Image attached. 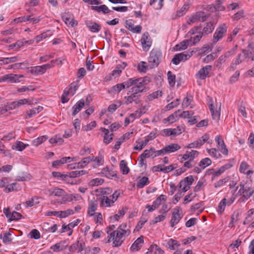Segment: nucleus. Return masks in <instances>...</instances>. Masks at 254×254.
I'll list each match as a JSON object with an SVG mask.
<instances>
[{
	"label": "nucleus",
	"mask_w": 254,
	"mask_h": 254,
	"mask_svg": "<svg viewBox=\"0 0 254 254\" xmlns=\"http://www.w3.org/2000/svg\"><path fill=\"white\" fill-rule=\"evenodd\" d=\"M23 105L20 100L10 102L8 104L7 107L9 110H14Z\"/></svg>",
	"instance_id": "nucleus-50"
},
{
	"label": "nucleus",
	"mask_w": 254,
	"mask_h": 254,
	"mask_svg": "<svg viewBox=\"0 0 254 254\" xmlns=\"http://www.w3.org/2000/svg\"><path fill=\"white\" fill-rule=\"evenodd\" d=\"M190 6L189 4H184L181 9L177 11V16L178 17H181L186 13L188 10Z\"/></svg>",
	"instance_id": "nucleus-64"
},
{
	"label": "nucleus",
	"mask_w": 254,
	"mask_h": 254,
	"mask_svg": "<svg viewBox=\"0 0 254 254\" xmlns=\"http://www.w3.org/2000/svg\"><path fill=\"white\" fill-rule=\"evenodd\" d=\"M168 82L170 85L173 86L176 83V76L171 71H169L167 73Z\"/></svg>",
	"instance_id": "nucleus-56"
},
{
	"label": "nucleus",
	"mask_w": 254,
	"mask_h": 254,
	"mask_svg": "<svg viewBox=\"0 0 254 254\" xmlns=\"http://www.w3.org/2000/svg\"><path fill=\"white\" fill-rule=\"evenodd\" d=\"M68 245V241H63L51 247V249L55 252H58L65 249Z\"/></svg>",
	"instance_id": "nucleus-23"
},
{
	"label": "nucleus",
	"mask_w": 254,
	"mask_h": 254,
	"mask_svg": "<svg viewBox=\"0 0 254 254\" xmlns=\"http://www.w3.org/2000/svg\"><path fill=\"white\" fill-rule=\"evenodd\" d=\"M183 218L182 208L177 206L172 210V216L170 220V226L174 227L177 225Z\"/></svg>",
	"instance_id": "nucleus-5"
},
{
	"label": "nucleus",
	"mask_w": 254,
	"mask_h": 254,
	"mask_svg": "<svg viewBox=\"0 0 254 254\" xmlns=\"http://www.w3.org/2000/svg\"><path fill=\"white\" fill-rule=\"evenodd\" d=\"M209 138V135L205 134L202 136L200 138L196 140V146L198 147L201 146L205 142H207Z\"/></svg>",
	"instance_id": "nucleus-47"
},
{
	"label": "nucleus",
	"mask_w": 254,
	"mask_h": 254,
	"mask_svg": "<svg viewBox=\"0 0 254 254\" xmlns=\"http://www.w3.org/2000/svg\"><path fill=\"white\" fill-rule=\"evenodd\" d=\"M43 109V107L38 106L36 108H34L31 110L27 111L26 113L25 118L30 119L32 117L36 115L39 113L41 112Z\"/></svg>",
	"instance_id": "nucleus-28"
},
{
	"label": "nucleus",
	"mask_w": 254,
	"mask_h": 254,
	"mask_svg": "<svg viewBox=\"0 0 254 254\" xmlns=\"http://www.w3.org/2000/svg\"><path fill=\"white\" fill-rule=\"evenodd\" d=\"M102 173L104 174L108 178H111L116 175V174L114 171L110 170L108 167L104 168L102 169Z\"/></svg>",
	"instance_id": "nucleus-49"
},
{
	"label": "nucleus",
	"mask_w": 254,
	"mask_h": 254,
	"mask_svg": "<svg viewBox=\"0 0 254 254\" xmlns=\"http://www.w3.org/2000/svg\"><path fill=\"white\" fill-rule=\"evenodd\" d=\"M140 41L143 50L145 52L148 51L152 45V40L148 32L143 34Z\"/></svg>",
	"instance_id": "nucleus-10"
},
{
	"label": "nucleus",
	"mask_w": 254,
	"mask_h": 254,
	"mask_svg": "<svg viewBox=\"0 0 254 254\" xmlns=\"http://www.w3.org/2000/svg\"><path fill=\"white\" fill-rule=\"evenodd\" d=\"M143 237L140 236L132 244L130 247V251L132 252H136L138 251L142 247V245L143 243Z\"/></svg>",
	"instance_id": "nucleus-26"
},
{
	"label": "nucleus",
	"mask_w": 254,
	"mask_h": 254,
	"mask_svg": "<svg viewBox=\"0 0 254 254\" xmlns=\"http://www.w3.org/2000/svg\"><path fill=\"white\" fill-rule=\"evenodd\" d=\"M87 173V171H85V170H80V171H72L70 173H69V176H67V178H66V179H65V181L71 184V185H73V184H75V183H74L73 182H70L69 181V179H70L71 178H75V177H79V176H82L83 175H85Z\"/></svg>",
	"instance_id": "nucleus-21"
},
{
	"label": "nucleus",
	"mask_w": 254,
	"mask_h": 254,
	"mask_svg": "<svg viewBox=\"0 0 254 254\" xmlns=\"http://www.w3.org/2000/svg\"><path fill=\"white\" fill-rule=\"evenodd\" d=\"M52 67L50 64H45L41 66H36L33 67L31 72L35 74H42L44 73L46 70Z\"/></svg>",
	"instance_id": "nucleus-15"
},
{
	"label": "nucleus",
	"mask_w": 254,
	"mask_h": 254,
	"mask_svg": "<svg viewBox=\"0 0 254 254\" xmlns=\"http://www.w3.org/2000/svg\"><path fill=\"white\" fill-rule=\"evenodd\" d=\"M104 182V180L101 178H95L89 182V185L91 187L97 186L102 185Z\"/></svg>",
	"instance_id": "nucleus-57"
},
{
	"label": "nucleus",
	"mask_w": 254,
	"mask_h": 254,
	"mask_svg": "<svg viewBox=\"0 0 254 254\" xmlns=\"http://www.w3.org/2000/svg\"><path fill=\"white\" fill-rule=\"evenodd\" d=\"M227 198L224 197L223 198L218 204L217 208V212L221 214L225 210V207L227 205Z\"/></svg>",
	"instance_id": "nucleus-42"
},
{
	"label": "nucleus",
	"mask_w": 254,
	"mask_h": 254,
	"mask_svg": "<svg viewBox=\"0 0 254 254\" xmlns=\"http://www.w3.org/2000/svg\"><path fill=\"white\" fill-rule=\"evenodd\" d=\"M18 60V57H13L10 58H2L0 60V62H2L4 64H7L9 63L16 62Z\"/></svg>",
	"instance_id": "nucleus-51"
},
{
	"label": "nucleus",
	"mask_w": 254,
	"mask_h": 254,
	"mask_svg": "<svg viewBox=\"0 0 254 254\" xmlns=\"http://www.w3.org/2000/svg\"><path fill=\"white\" fill-rule=\"evenodd\" d=\"M207 152L210 156L216 158H219L221 156L220 153H219L218 151L216 148L207 149Z\"/></svg>",
	"instance_id": "nucleus-61"
},
{
	"label": "nucleus",
	"mask_w": 254,
	"mask_h": 254,
	"mask_svg": "<svg viewBox=\"0 0 254 254\" xmlns=\"http://www.w3.org/2000/svg\"><path fill=\"white\" fill-rule=\"evenodd\" d=\"M206 16L205 13L203 11H198L192 15L189 19L188 23L191 25L193 23L199 21L203 22L206 20Z\"/></svg>",
	"instance_id": "nucleus-9"
},
{
	"label": "nucleus",
	"mask_w": 254,
	"mask_h": 254,
	"mask_svg": "<svg viewBox=\"0 0 254 254\" xmlns=\"http://www.w3.org/2000/svg\"><path fill=\"white\" fill-rule=\"evenodd\" d=\"M91 161L90 156L85 157L83 158L80 162L77 163L70 164V168H83L87 166Z\"/></svg>",
	"instance_id": "nucleus-24"
},
{
	"label": "nucleus",
	"mask_w": 254,
	"mask_h": 254,
	"mask_svg": "<svg viewBox=\"0 0 254 254\" xmlns=\"http://www.w3.org/2000/svg\"><path fill=\"white\" fill-rule=\"evenodd\" d=\"M11 236V233L10 232H8L4 233L3 236L1 235L0 237L2 240V241L4 244H7L10 243L12 241Z\"/></svg>",
	"instance_id": "nucleus-54"
},
{
	"label": "nucleus",
	"mask_w": 254,
	"mask_h": 254,
	"mask_svg": "<svg viewBox=\"0 0 254 254\" xmlns=\"http://www.w3.org/2000/svg\"><path fill=\"white\" fill-rule=\"evenodd\" d=\"M228 27L225 24H221L216 30L213 35V42L216 43L226 34Z\"/></svg>",
	"instance_id": "nucleus-6"
},
{
	"label": "nucleus",
	"mask_w": 254,
	"mask_h": 254,
	"mask_svg": "<svg viewBox=\"0 0 254 254\" xmlns=\"http://www.w3.org/2000/svg\"><path fill=\"white\" fill-rule=\"evenodd\" d=\"M151 81V78L148 76L139 78H130L126 81L127 88L131 87L129 92H132L140 97L142 93L145 92L148 90V88L146 87V86Z\"/></svg>",
	"instance_id": "nucleus-1"
},
{
	"label": "nucleus",
	"mask_w": 254,
	"mask_h": 254,
	"mask_svg": "<svg viewBox=\"0 0 254 254\" xmlns=\"http://www.w3.org/2000/svg\"><path fill=\"white\" fill-rule=\"evenodd\" d=\"M241 187L238 192V194L243 195V197L245 199L250 198L254 192V190L250 187L245 186L244 184L241 183Z\"/></svg>",
	"instance_id": "nucleus-7"
},
{
	"label": "nucleus",
	"mask_w": 254,
	"mask_h": 254,
	"mask_svg": "<svg viewBox=\"0 0 254 254\" xmlns=\"http://www.w3.org/2000/svg\"><path fill=\"white\" fill-rule=\"evenodd\" d=\"M23 75H17L14 74H7L3 75L1 77V80L3 81H6L9 83H16L19 82L20 81L19 80V77H23Z\"/></svg>",
	"instance_id": "nucleus-14"
},
{
	"label": "nucleus",
	"mask_w": 254,
	"mask_h": 254,
	"mask_svg": "<svg viewBox=\"0 0 254 254\" xmlns=\"http://www.w3.org/2000/svg\"><path fill=\"white\" fill-rule=\"evenodd\" d=\"M199 154L198 151L196 150L187 151L182 156L184 160H189L190 161H192Z\"/></svg>",
	"instance_id": "nucleus-27"
},
{
	"label": "nucleus",
	"mask_w": 254,
	"mask_h": 254,
	"mask_svg": "<svg viewBox=\"0 0 254 254\" xmlns=\"http://www.w3.org/2000/svg\"><path fill=\"white\" fill-rule=\"evenodd\" d=\"M214 29V27L211 23H207L206 25L203 28L202 31L200 32L201 34L207 35L212 32Z\"/></svg>",
	"instance_id": "nucleus-53"
},
{
	"label": "nucleus",
	"mask_w": 254,
	"mask_h": 254,
	"mask_svg": "<svg viewBox=\"0 0 254 254\" xmlns=\"http://www.w3.org/2000/svg\"><path fill=\"white\" fill-rule=\"evenodd\" d=\"M92 10H95L98 12H102L104 14H107L110 12L111 10L105 4L100 6H92Z\"/></svg>",
	"instance_id": "nucleus-32"
},
{
	"label": "nucleus",
	"mask_w": 254,
	"mask_h": 254,
	"mask_svg": "<svg viewBox=\"0 0 254 254\" xmlns=\"http://www.w3.org/2000/svg\"><path fill=\"white\" fill-rule=\"evenodd\" d=\"M134 22L131 19L127 20L126 21V27L130 31L136 33H139L141 32L142 27L140 25L134 26Z\"/></svg>",
	"instance_id": "nucleus-18"
},
{
	"label": "nucleus",
	"mask_w": 254,
	"mask_h": 254,
	"mask_svg": "<svg viewBox=\"0 0 254 254\" xmlns=\"http://www.w3.org/2000/svg\"><path fill=\"white\" fill-rule=\"evenodd\" d=\"M179 188L180 189V190L185 192L190 189V186L186 182L182 180L179 183Z\"/></svg>",
	"instance_id": "nucleus-62"
},
{
	"label": "nucleus",
	"mask_w": 254,
	"mask_h": 254,
	"mask_svg": "<svg viewBox=\"0 0 254 254\" xmlns=\"http://www.w3.org/2000/svg\"><path fill=\"white\" fill-rule=\"evenodd\" d=\"M49 142L52 144L58 143L61 144L64 142V140L60 135H56L54 137L50 138Z\"/></svg>",
	"instance_id": "nucleus-63"
},
{
	"label": "nucleus",
	"mask_w": 254,
	"mask_h": 254,
	"mask_svg": "<svg viewBox=\"0 0 254 254\" xmlns=\"http://www.w3.org/2000/svg\"><path fill=\"white\" fill-rule=\"evenodd\" d=\"M127 64L126 63H122L117 65L116 68L112 71V75H120L122 70L126 67Z\"/></svg>",
	"instance_id": "nucleus-39"
},
{
	"label": "nucleus",
	"mask_w": 254,
	"mask_h": 254,
	"mask_svg": "<svg viewBox=\"0 0 254 254\" xmlns=\"http://www.w3.org/2000/svg\"><path fill=\"white\" fill-rule=\"evenodd\" d=\"M130 234L129 227L125 223H123L117 228L116 230L113 231L110 233V236L107 242L110 243L111 239L113 241L114 247L120 246L125 239Z\"/></svg>",
	"instance_id": "nucleus-2"
},
{
	"label": "nucleus",
	"mask_w": 254,
	"mask_h": 254,
	"mask_svg": "<svg viewBox=\"0 0 254 254\" xmlns=\"http://www.w3.org/2000/svg\"><path fill=\"white\" fill-rule=\"evenodd\" d=\"M130 94L127 96L125 97V103L126 105L134 102L136 104H138L140 102V97L136 95L132 92H130Z\"/></svg>",
	"instance_id": "nucleus-22"
},
{
	"label": "nucleus",
	"mask_w": 254,
	"mask_h": 254,
	"mask_svg": "<svg viewBox=\"0 0 254 254\" xmlns=\"http://www.w3.org/2000/svg\"><path fill=\"white\" fill-rule=\"evenodd\" d=\"M192 38L189 40H185L179 44L176 45L177 50L181 51L186 49L189 46H190V43L192 41Z\"/></svg>",
	"instance_id": "nucleus-33"
},
{
	"label": "nucleus",
	"mask_w": 254,
	"mask_h": 254,
	"mask_svg": "<svg viewBox=\"0 0 254 254\" xmlns=\"http://www.w3.org/2000/svg\"><path fill=\"white\" fill-rule=\"evenodd\" d=\"M120 167L121 171L122 172L123 174H127L128 173L129 169L125 160H123L120 162Z\"/></svg>",
	"instance_id": "nucleus-48"
},
{
	"label": "nucleus",
	"mask_w": 254,
	"mask_h": 254,
	"mask_svg": "<svg viewBox=\"0 0 254 254\" xmlns=\"http://www.w3.org/2000/svg\"><path fill=\"white\" fill-rule=\"evenodd\" d=\"M86 25L90 30V31L93 33L98 32L101 28V25L95 22H86Z\"/></svg>",
	"instance_id": "nucleus-29"
},
{
	"label": "nucleus",
	"mask_w": 254,
	"mask_h": 254,
	"mask_svg": "<svg viewBox=\"0 0 254 254\" xmlns=\"http://www.w3.org/2000/svg\"><path fill=\"white\" fill-rule=\"evenodd\" d=\"M180 112V110L176 111L174 114L170 115L167 118L164 119L163 120V122L164 123H166L167 122H169L170 124L174 123L179 120V117L178 115V113Z\"/></svg>",
	"instance_id": "nucleus-34"
},
{
	"label": "nucleus",
	"mask_w": 254,
	"mask_h": 254,
	"mask_svg": "<svg viewBox=\"0 0 254 254\" xmlns=\"http://www.w3.org/2000/svg\"><path fill=\"white\" fill-rule=\"evenodd\" d=\"M28 145V144H26L21 141H17L15 144L12 145V148L13 149H16L17 151H22Z\"/></svg>",
	"instance_id": "nucleus-41"
},
{
	"label": "nucleus",
	"mask_w": 254,
	"mask_h": 254,
	"mask_svg": "<svg viewBox=\"0 0 254 254\" xmlns=\"http://www.w3.org/2000/svg\"><path fill=\"white\" fill-rule=\"evenodd\" d=\"M212 66L207 65L201 68L197 73L196 76L200 79H205L211 70Z\"/></svg>",
	"instance_id": "nucleus-16"
},
{
	"label": "nucleus",
	"mask_w": 254,
	"mask_h": 254,
	"mask_svg": "<svg viewBox=\"0 0 254 254\" xmlns=\"http://www.w3.org/2000/svg\"><path fill=\"white\" fill-rule=\"evenodd\" d=\"M163 155L162 149L159 150H155L151 147L150 149H146L144 151L142 155L143 157H152L154 158L158 156Z\"/></svg>",
	"instance_id": "nucleus-13"
},
{
	"label": "nucleus",
	"mask_w": 254,
	"mask_h": 254,
	"mask_svg": "<svg viewBox=\"0 0 254 254\" xmlns=\"http://www.w3.org/2000/svg\"><path fill=\"white\" fill-rule=\"evenodd\" d=\"M209 101L208 102V105L209 106V110L211 113V116L212 119L216 121H218L219 120L220 116V109H221V105H219L218 109L216 111H214V107L213 104V101L211 98L209 97Z\"/></svg>",
	"instance_id": "nucleus-12"
},
{
	"label": "nucleus",
	"mask_w": 254,
	"mask_h": 254,
	"mask_svg": "<svg viewBox=\"0 0 254 254\" xmlns=\"http://www.w3.org/2000/svg\"><path fill=\"white\" fill-rule=\"evenodd\" d=\"M59 217L65 218L70 215L73 214L74 211L71 209H68L64 211H59Z\"/></svg>",
	"instance_id": "nucleus-55"
},
{
	"label": "nucleus",
	"mask_w": 254,
	"mask_h": 254,
	"mask_svg": "<svg viewBox=\"0 0 254 254\" xmlns=\"http://www.w3.org/2000/svg\"><path fill=\"white\" fill-rule=\"evenodd\" d=\"M149 136L142 142H140L138 140L136 141V145L134 147V149L137 150L139 151L141 150L143 147H144L148 143L150 140V138H148Z\"/></svg>",
	"instance_id": "nucleus-38"
},
{
	"label": "nucleus",
	"mask_w": 254,
	"mask_h": 254,
	"mask_svg": "<svg viewBox=\"0 0 254 254\" xmlns=\"http://www.w3.org/2000/svg\"><path fill=\"white\" fill-rule=\"evenodd\" d=\"M180 149H181V146L178 143H172L166 146L162 149L164 155L166 154L175 152Z\"/></svg>",
	"instance_id": "nucleus-19"
},
{
	"label": "nucleus",
	"mask_w": 254,
	"mask_h": 254,
	"mask_svg": "<svg viewBox=\"0 0 254 254\" xmlns=\"http://www.w3.org/2000/svg\"><path fill=\"white\" fill-rule=\"evenodd\" d=\"M84 246H85L84 242L76 241L69 247V251L71 253H74L75 251L79 253L84 250Z\"/></svg>",
	"instance_id": "nucleus-20"
},
{
	"label": "nucleus",
	"mask_w": 254,
	"mask_h": 254,
	"mask_svg": "<svg viewBox=\"0 0 254 254\" xmlns=\"http://www.w3.org/2000/svg\"><path fill=\"white\" fill-rule=\"evenodd\" d=\"M215 140L217 145L220 146V150L225 155H228V150L225 145L223 139L220 135H217L215 137Z\"/></svg>",
	"instance_id": "nucleus-17"
},
{
	"label": "nucleus",
	"mask_w": 254,
	"mask_h": 254,
	"mask_svg": "<svg viewBox=\"0 0 254 254\" xmlns=\"http://www.w3.org/2000/svg\"><path fill=\"white\" fill-rule=\"evenodd\" d=\"M162 92L160 90L153 92L147 96V99L149 101H152L153 100L157 98L158 97L162 96Z\"/></svg>",
	"instance_id": "nucleus-58"
},
{
	"label": "nucleus",
	"mask_w": 254,
	"mask_h": 254,
	"mask_svg": "<svg viewBox=\"0 0 254 254\" xmlns=\"http://www.w3.org/2000/svg\"><path fill=\"white\" fill-rule=\"evenodd\" d=\"M120 195V191L116 190L109 196L103 195L99 198L101 207H110L114 205V203Z\"/></svg>",
	"instance_id": "nucleus-3"
},
{
	"label": "nucleus",
	"mask_w": 254,
	"mask_h": 254,
	"mask_svg": "<svg viewBox=\"0 0 254 254\" xmlns=\"http://www.w3.org/2000/svg\"><path fill=\"white\" fill-rule=\"evenodd\" d=\"M91 162H94V167L96 168L104 164V157L101 155H99L97 157L90 156Z\"/></svg>",
	"instance_id": "nucleus-31"
},
{
	"label": "nucleus",
	"mask_w": 254,
	"mask_h": 254,
	"mask_svg": "<svg viewBox=\"0 0 254 254\" xmlns=\"http://www.w3.org/2000/svg\"><path fill=\"white\" fill-rule=\"evenodd\" d=\"M3 212L10 222L19 220L22 217V215L19 212L13 211L11 213L9 208H4Z\"/></svg>",
	"instance_id": "nucleus-11"
},
{
	"label": "nucleus",
	"mask_w": 254,
	"mask_h": 254,
	"mask_svg": "<svg viewBox=\"0 0 254 254\" xmlns=\"http://www.w3.org/2000/svg\"><path fill=\"white\" fill-rule=\"evenodd\" d=\"M98 207V201L96 199H92L89 202L88 207V214L89 216H93Z\"/></svg>",
	"instance_id": "nucleus-25"
},
{
	"label": "nucleus",
	"mask_w": 254,
	"mask_h": 254,
	"mask_svg": "<svg viewBox=\"0 0 254 254\" xmlns=\"http://www.w3.org/2000/svg\"><path fill=\"white\" fill-rule=\"evenodd\" d=\"M180 243L177 241L173 239H170L167 242L168 248L171 250H174L180 246Z\"/></svg>",
	"instance_id": "nucleus-40"
},
{
	"label": "nucleus",
	"mask_w": 254,
	"mask_h": 254,
	"mask_svg": "<svg viewBox=\"0 0 254 254\" xmlns=\"http://www.w3.org/2000/svg\"><path fill=\"white\" fill-rule=\"evenodd\" d=\"M101 130L104 133V142L106 144H109L113 140V134H109V130L105 128H102Z\"/></svg>",
	"instance_id": "nucleus-35"
},
{
	"label": "nucleus",
	"mask_w": 254,
	"mask_h": 254,
	"mask_svg": "<svg viewBox=\"0 0 254 254\" xmlns=\"http://www.w3.org/2000/svg\"><path fill=\"white\" fill-rule=\"evenodd\" d=\"M149 179L146 177H143L140 179L136 183V186L138 188H143L145 186L149 184Z\"/></svg>",
	"instance_id": "nucleus-44"
},
{
	"label": "nucleus",
	"mask_w": 254,
	"mask_h": 254,
	"mask_svg": "<svg viewBox=\"0 0 254 254\" xmlns=\"http://www.w3.org/2000/svg\"><path fill=\"white\" fill-rule=\"evenodd\" d=\"M84 105V101L83 99H81L78 101L72 107V115L73 116L76 115L81 110Z\"/></svg>",
	"instance_id": "nucleus-36"
},
{
	"label": "nucleus",
	"mask_w": 254,
	"mask_h": 254,
	"mask_svg": "<svg viewBox=\"0 0 254 254\" xmlns=\"http://www.w3.org/2000/svg\"><path fill=\"white\" fill-rule=\"evenodd\" d=\"M47 193L49 195H54L58 197L63 196L65 193L64 190L60 188L49 189L47 190Z\"/></svg>",
	"instance_id": "nucleus-30"
},
{
	"label": "nucleus",
	"mask_w": 254,
	"mask_h": 254,
	"mask_svg": "<svg viewBox=\"0 0 254 254\" xmlns=\"http://www.w3.org/2000/svg\"><path fill=\"white\" fill-rule=\"evenodd\" d=\"M211 163L212 161L209 158H205L200 161L199 166L201 169H204L211 165Z\"/></svg>",
	"instance_id": "nucleus-52"
},
{
	"label": "nucleus",
	"mask_w": 254,
	"mask_h": 254,
	"mask_svg": "<svg viewBox=\"0 0 254 254\" xmlns=\"http://www.w3.org/2000/svg\"><path fill=\"white\" fill-rule=\"evenodd\" d=\"M161 57L162 53L160 50L152 49L148 58V66L152 68L157 66L160 62Z\"/></svg>",
	"instance_id": "nucleus-4"
},
{
	"label": "nucleus",
	"mask_w": 254,
	"mask_h": 254,
	"mask_svg": "<svg viewBox=\"0 0 254 254\" xmlns=\"http://www.w3.org/2000/svg\"><path fill=\"white\" fill-rule=\"evenodd\" d=\"M47 139L46 136H42L37 138L32 141V144L35 146H38Z\"/></svg>",
	"instance_id": "nucleus-59"
},
{
	"label": "nucleus",
	"mask_w": 254,
	"mask_h": 254,
	"mask_svg": "<svg viewBox=\"0 0 254 254\" xmlns=\"http://www.w3.org/2000/svg\"><path fill=\"white\" fill-rule=\"evenodd\" d=\"M127 88L126 81L122 83H119L113 86L110 89V92L119 93L122 90Z\"/></svg>",
	"instance_id": "nucleus-37"
},
{
	"label": "nucleus",
	"mask_w": 254,
	"mask_h": 254,
	"mask_svg": "<svg viewBox=\"0 0 254 254\" xmlns=\"http://www.w3.org/2000/svg\"><path fill=\"white\" fill-rule=\"evenodd\" d=\"M243 54H239L235 60L234 62L232 63L230 66V70H234L237 68V66L242 63V62L248 57V52L246 50H243Z\"/></svg>",
	"instance_id": "nucleus-8"
},
{
	"label": "nucleus",
	"mask_w": 254,
	"mask_h": 254,
	"mask_svg": "<svg viewBox=\"0 0 254 254\" xmlns=\"http://www.w3.org/2000/svg\"><path fill=\"white\" fill-rule=\"evenodd\" d=\"M122 105V102L121 101H117L116 103L112 104L108 108V111L111 113H113L115 112L119 107H120Z\"/></svg>",
	"instance_id": "nucleus-60"
},
{
	"label": "nucleus",
	"mask_w": 254,
	"mask_h": 254,
	"mask_svg": "<svg viewBox=\"0 0 254 254\" xmlns=\"http://www.w3.org/2000/svg\"><path fill=\"white\" fill-rule=\"evenodd\" d=\"M249 167V165L246 162H242L240 166V171L244 174H247L249 175L250 174L253 173V171H247Z\"/></svg>",
	"instance_id": "nucleus-46"
},
{
	"label": "nucleus",
	"mask_w": 254,
	"mask_h": 254,
	"mask_svg": "<svg viewBox=\"0 0 254 254\" xmlns=\"http://www.w3.org/2000/svg\"><path fill=\"white\" fill-rule=\"evenodd\" d=\"M148 250L149 253H153L154 254H162L163 253V251L156 245H151ZM146 254H148V252Z\"/></svg>",
	"instance_id": "nucleus-45"
},
{
	"label": "nucleus",
	"mask_w": 254,
	"mask_h": 254,
	"mask_svg": "<svg viewBox=\"0 0 254 254\" xmlns=\"http://www.w3.org/2000/svg\"><path fill=\"white\" fill-rule=\"evenodd\" d=\"M39 197L37 196H34L32 197L30 200L26 201L25 202V206L26 208L32 207L36 204H38L39 201H38Z\"/></svg>",
	"instance_id": "nucleus-43"
}]
</instances>
